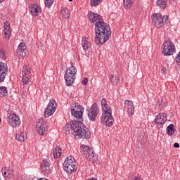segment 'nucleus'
Returning a JSON list of instances; mask_svg holds the SVG:
<instances>
[{
	"label": "nucleus",
	"instance_id": "nucleus-1",
	"mask_svg": "<svg viewBox=\"0 0 180 180\" xmlns=\"http://www.w3.org/2000/svg\"><path fill=\"white\" fill-rule=\"evenodd\" d=\"M88 19L90 23L95 25V41L96 44L106 43L112 36V30L109 25L103 22L101 15L92 11L88 13Z\"/></svg>",
	"mask_w": 180,
	"mask_h": 180
},
{
	"label": "nucleus",
	"instance_id": "nucleus-2",
	"mask_svg": "<svg viewBox=\"0 0 180 180\" xmlns=\"http://www.w3.org/2000/svg\"><path fill=\"white\" fill-rule=\"evenodd\" d=\"M65 134H72V136L79 137V139H90L91 131L86 127L82 126V121H72L70 124H66L64 127Z\"/></svg>",
	"mask_w": 180,
	"mask_h": 180
},
{
	"label": "nucleus",
	"instance_id": "nucleus-3",
	"mask_svg": "<svg viewBox=\"0 0 180 180\" xmlns=\"http://www.w3.org/2000/svg\"><path fill=\"white\" fill-rule=\"evenodd\" d=\"M101 106L103 114L101 118L102 124H104L107 127H110V126H113V122L115 120L112 116V108L110 106L108 105V101L105 98H102Z\"/></svg>",
	"mask_w": 180,
	"mask_h": 180
},
{
	"label": "nucleus",
	"instance_id": "nucleus-4",
	"mask_svg": "<svg viewBox=\"0 0 180 180\" xmlns=\"http://www.w3.org/2000/svg\"><path fill=\"white\" fill-rule=\"evenodd\" d=\"M80 151L86 160L91 162H98V155L94 153V149L88 146L82 145L80 146Z\"/></svg>",
	"mask_w": 180,
	"mask_h": 180
},
{
	"label": "nucleus",
	"instance_id": "nucleus-5",
	"mask_svg": "<svg viewBox=\"0 0 180 180\" xmlns=\"http://www.w3.org/2000/svg\"><path fill=\"white\" fill-rule=\"evenodd\" d=\"M77 68L75 66L69 67L65 72V81L68 86H71L75 81Z\"/></svg>",
	"mask_w": 180,
	"mask_h": 180
},
{
	"label": "nucleus",
	"instance_id": "nucleus-6",
	"mask_svg": "<svg viewBox=\"0 0 180 180\" xmlns=\"http://www.w3.org/2000/svg\"><path fill=\"white\" fill-rule=\"evenodd\" d=\"M162 53L166 57L175 53V45L171 40H166L162 45Z\"/></svg>",
	"mask_w": 180,
	"mask_h": 180
},
{
	"label": "nucleus",
	"instance_id": "nucleus-7",
	"mask_svg": "<svg viewBox=\"0 0 180 180\" xmlns=\"http://www.w3.org/2000/svg\"><path fill=\"white\" fill-rule=\"evenodd\" d=\"M151 18H152L153 23L154 24L155 27H158V28L162 27V26H164V20H165V22L168 20V16L167 15L162 16V15H161V13H160L153 14Z\"/></svg>",
	"mask_w": 180,
	"mask_h": 180
},
{
	"label": "nucleus",
	"instance_id": "nucleus-8",
	"mask_svg": "<svg viewBox=\"0 0 180 180\" xmlns=\"http://www.w3.org/2000/svg\"><path fill=\"white\" fill-rule=\"evenodd\" d=\"M49 123L43 118H39L36 125V130L40 136H44L47 133Z\"/></svg>",
	"mask_w": 180,
	"mask_h": 180
},
{
	"label": "nucleus",
	"instance_id": "nucleus-9",
	"mask_svg": "<svg viewBox=\"0 0 180 180\" xmlns=\"http://www.w3.org/2000/svg\"><path fill=\"white\" fill-rule=\"evenodd\" d=\"M98 115H99V107H98L96 103H94L89 110L88 117L91 122H95V119H96Z\"/></svg>",
	"mask_w": 180,
	"mask_h": 180
},
{
	"label": "nucleus",
	"instance_id": "nucleus-10",
	"mask_svg": "<svg viewBox=\"0 0 180 180\" xmlns=\"http://www.w3.org/2000/svg\"><path fill=\"white\" fill-rule=\"evenodd\" d=\"M8 123L12 127H18L20 126V119L15 114H8L7 115Z\"/></svg>",
	"mask_w": 180,
	"mask_h": 180
},
{
	"label": "nucleus",
	"instance_id": "nucleus-11",
	"mask_svg": "<svg viewBox=\"0 0 180 180\" xmlns=\"http://www.w3.org/2000/svg\"><path fill=\"white\" fill-rule=\"evenodd\" d=\"M8 74V65L4 62H0V83L5 81Z\"/></svg>",
	"mask_w": 180,
	"mask_h": 180
},
{
	"label": "nucleus",
	"instance_id": "nucleus-12",
	"mask_svg": "<svg viewBox=\"0 0 180 180\" xmlns=\"http://www.w3.org/2000/svg\"><path fill=\"white\" fill-rule=\"evenodd\" d=\"M41 169L44 175H50L51 169L50 168V162L49 160H43L41 163Z\"/></svg>",
	"mask_w": 180,
	"mask_h": 180
},
{
	"label": "nucleus",
	"instance_id": "nucleus-13",
	"mask_svg": "<svg viewBox=\"0 0 180 180\" xmlns=\"http://www.w3.org/2000/svg\"><path fill=\"white\" fill-rule=\"evenodd\" d=\"M17 54L19 57H26V56L29 54V51L26 49V44H25V43L22 42L19 44L17 49Z\"/></svg>",
	"mask_w": 180,
	"mask_h": 180
},
{
	"label": "nucleus",
	"instance_id": "nucleus-14",
	"mask_svg": "<svg viewBox=\"0 0 180 180\" xmlns=\"http://www.w3.org/2000/svg\"><path fill=\"white\" fill-rule=\"evenodd\" d=\"M124 105V108L127 111L128 115L133 116L134 115V104H133V101L126 100Z\"/></svg>",
	"mask_w": 180,
	"mask_h": 180
},
{
	"label": "nucleus",
	"instance_id": "nucleus-15",
	"mask_svg": "<svg viewBox=\"0 0 180 180\" xmlns=\"http://www.w3.org/2000/svg\"><path fill=\"white\" fill-rule=\"evenodd\" d=\"M165 122H167V114L160 113L155 119V122L158 126H161V124H164Z\"/></svg>",
	"mask_w": 180,
	"mask_h": 180
},
{
	"label": "nucleus",
	"instance_id": "nucleus-16",
	"mask_svg": "<svg viewBox=\"0 0 180 180\" xmlns=\"http://www.w3.org/2000/svg\"><path fill=\"white\" fill-rule=\"evenodd\" d=\"M64 170L66 171L68 174H72L75 169H77V162H73L72 165H68L66 163L63 165Z\"/></svg>",
	"mask_w": 180,
	"mask_h": 180
},
{
	"label": "nucleus",
	"instance_id": "nucleus-17",
	"mask_svg": "<svg viewBox=\"0 0 180 180\" xmlns=\"http://www.w3.org/2000/svg\"><path fill=\"white\" fill-rule=\"evenodd\" d=\"M30 11L33 16H39V13L41 12L40 7L36 4L30 7Z\"/></svg>",
	"mask_w": 180,
	"mask_h": 180
},
{
	"label": "nucleus",
	"instance_id": "nucleus-18",
	"mask_svg": "<svg viewBox=\"0 0 180 180\" xmlns=\"http://www.w3.org/2000/svg\"><path fill=\"white\" fill-rule=\"evenodd\" d=\"M4 34L6 39H9L11 37V24L9 22H6L4 23Z\"/></svg>",
	"mask_w": 180,
	"mask_h": 180
},
{
	"label": "nucleus",
	"instance_id": "nucleus-19",
	"mask_svg": "<svg viewBox=\"0 0 180 180\" xmlns=\"http://www.w3.org/2000/svg\"><path fill=\"white\" fill-rule=\"evenodd\" d=\"M71 113H77V112L84 111V107L78 105V103L73 104L70 108Z\"/></svg>",
	"mask_w": 180,
	"mask_h": 180
},
{
	"label": "nucleus",
	"instance_id": "nucleus-20",
	"mask_svg": "<svg viewBox=\"0 0 180 180\" xmlns=\"http://www.w3.org/2000/svg\"><path fill=\"white\" fill-rule=\"evenodd\" d=\"M13 172H12L11 170H9V169L4 167L2 169V174L4 176V178H13V174H12Z\"/></svg>",
	"mask_w": 180,
	"mask_h": 180
},
{
	"label": "nucleus",
	"instance_id": "nucleus-21",
	"mask_svg": "<svg viewBox=\"0 0 180 180\" xmlns=\"http://www.w3.org/2000/svg\"><path fill=\"white\" fill-rule=\"evenodd\" d=\"M62 151L63 150L61 149V148L58 146L54 148L53 151V158H58L59 157H60Z\"/></svg>",
	"mask_w": 180,
	"mask_h": 180
},
{
	"label": "nucleus",
	"instance_id": "nucleus-22",
	"mask_svg": "<svg viewBox=\"0 0 180 180\" xmlns=\"http://www.w3.org/2000/svg\"><path fill=\"white\" fill-rule=\"evenodd\" d=\"M15 139L16 140L22 143L25 141V139H26V134L20 131L16 134Z\"/></svg>",
	"mask_w": 180,
	"mask_h": 180
},
{
	"label": "nucleus",
	"instance_id": "nucleus-23",
	"mask_svg": "<svg viewBox=\"0 0 180 180\" xmlns=\"http://www.w3.org/2000/svg\"><path fill=\"white\" fill-rule=\"evenodd\" d=\"M32 74V69L27 65H25L22 68V75L30 77V75Z\"/></svg>",
	"mask_w": 180,
	"mask_h": 180
},
{
	"label": "nucleus",
	"instance_id": "nucleus-24",
	"mask_svg": "<svg viewBox=\"0 0 180 180\" xmlns=\"http://www.w3.org/2000/svg\"><path fill=\"white\" fill-rule=\"evenodd\" d=\"M74 162H76L75 158L72 156H68L65 158L63 165H65L66 164H68V165H72Z\"/></svg>",
	"mask_w": 180,
	"mask_h": 180
},
{
	"label": "nucleus",
	"instance_id": "nucleus-25",
	"mask_svg": "<svg viewBox=\"0 0 180 180\" xmlns=\"http://www.w3.org/2000/svg\"><path fill=\"white\" fill-rule=\"evenodd\" d=\"M61 15L64 19H67L68 18H70V10L67 8H63L60 10Z\"/></svg>",
	"mask_w": 180,
	"mask_h": 180
},
{
	"label": "nucleus",
	"instance_id": "nucleus-26",
	"mask_svg": "<svg viewBox=\"0 0 180 180\" xmlns=\"http://www.w3.org/2000/svg\"><path fill=\"white\" fill-rule=\"evenodd\" d=\"M54 112H56V110L53 108H49V107H47L44 112V117H49V116H51Z\"/></svg>",
	"mask_w": 180,
	"mask_h": 180
},
{
	"label": "nucleus",
	"instance_id": "nucleus-27",
	"mask_svg": "<svg viewBox=\"0 0 180 180\" xmlns=\"http://www.w3.org/2000/svg\"><path fill=\"white\" fill-rule=\"evenodd\" d=\"M110 81L112 85H117L120 82V79L117 75H112V77L110 78Z\"/></svg>",
	"mask_w": 180,
	"mask_h": 180
},
{
	"label": "nucleus",
	"instance_id": "nucleus-28",
	"mask_svg": "<svg viewBox=\"0 0 180 180\" xmlns=\"http://www.w3.org/2000/svg\"><path fill=\"white\" fill-rule=\"evenodd\" d=\"M156 4L158 6L162 9H165V8H167V2L165 0H157Z\"/></svg>",
	"mask_w": 180,
	"mask_h": 180
},
{
	"label": "nucleus",
	"instance_id": "nucleus-29",
	"mask_svg": "<svg viewBox=\"0 0 180 180\" xmlns=\"http://www.w3.org/2000/svg\"><path fill=\"white\" fill-rule=\"evenodd\" d=\"M8 95V89L6 86H0V96H6Z\"/></svg>",
	"mask_w": 180,
	"mask_h": 180
},
{
	"label": "nucleus",
	"instance_id": "nucleus-30",
	"mask_svg": "<svg viewBox=\"0 0 180 180\" xmlns=\"http://www.w3.org/2000/svg\"><path fill=\"white\" fill-rule=\"evenodd\" d=\"M167 133L169 136H172L175 133V129H174V124H169L167 128Z\"/></svg>",
	"mask_w": 180,
	"mask_h": 180
},
{
	"label": "nucleus",
	"instance_id": "nucleus-31",
	"mask_svg": "<svg viewBox=\"0 0 180 180\" xmlns=\"http://www.w3.org/2000/svg\"><path fill=\"white\" fill-rule=\"evenodd\" d=\"M57 108V103L54 100H51L48 105V109H53L56 110Z\"/></svg>",
	"mask_w": 180,
	"mask_h": 180
},
{
	"label": "nucleus",
	"instance_id": "nucleus-32",
	"mask_svg": "<svg viewBox=\"0 0 180 180\" xmlns=\"http://www.w3.org/2000/svg\"><path fill=\"white\" fill-rule=\"evenodd\" d=\"M133 6V1L131 0H124V6L127 8V9H130Z\"/></svg>",
	"mask_w": 180,
	"mask_h": 180
},
{
	"label": "nucleus",
	"instance_id": "nucleus-33",
	"mask_svg": "<svg viewBox=\"0 0 180 180\" xmlns=\"http://www.w3.org/2000/svg\"><path fill=\"white\" fill-rule=\"evenodd\" d=\"M82 46L84 50H88L91 44H89V42L88 41V40L85 39L82 41Z\"/></svg>",
	"mask_w": 180,
	"mask_h": 180
},
{
	"label": "nucleus",
	"instance_id": "nucleus-34",
	"mask_svg": "<svg viewBox=\"0 0 180 180\" xmlns=\"http://www.w3.org/2000/svg\"><path fill=\"white\" fill-rule=\"evenodd\" d=\"M30 76H25L22 75V84H25V85H29L30 82Z\"/></svg>",
	"mask_w": 180,
	"mask_h": 180
},
{
	"label": "nucleus",
	"instance_id": "nucleus-35",
	"mask_svg": "<svg viewBox=\"0 0 180 180\" xmlns=\"http://www.w3.org/2000/svg\"><path fill=\"white\" fill-rule=\"evenodd\" d=\"M76 119H82V115H84V111H79L75 113H71Z\"/></svg>",
	"mask_w": 180,
	"mask_h": 180
},
{
	"label": "nucleus",
	"instance_id": "nucleus-36",
	"mask_svg": "<svg viewBox=\"0 0 180 180\" xmlns=\"http://www.w3.org/2000/svg\"><path fill=\"white\" fill-rule=\"evenodd\" d=\"M102 2V0H91V6H98L99 4Z\"/></svg>",
	"mask_w": 180,
	"mask_h": 180
},
{
	"label": "nucleus",
	"instance_id": "nucleus-37",
	"mask_svg": "<svg viewBox=\"0 0 180 180\" xmlns=\"http://www.w3.org/2000/svg\"><path fill=\"white\" fill-rule=\"evenodd\" d=\"M54 3V0H44L45 6L51 8V5Z\"/></svg>",
	"mask_w": 180,
	"mask_h": 180
},
{
	"label": "nucleus",
	"instance_id": "nucleus-38",
	"mask_svg": "<svg viewBox=\"0 0 180 180\" xmlns=\"http://www.w3.org/2000/svg\"><path fill=\"white\" fill-rule=\"evenodd\" d=\"M6 52L4 50L0 49V58H2V60L6 59Z\"/></svg>",
	"mask_w": 180,
	"mask_h": 180
},
{
	"label": "nucleus",
	"instance_id": "nucleus-39",
	"mask_svg": "<svg viewBox=\"0 0 180 180\" xmlns=\"http://www.w3.org/2000/svg\"><path fill=\"white\" fill-rule=\"evenodd\" d=\"M175 60L176 61V63H180V52L177 54Z\"/></svg>",
	"mask_w": 180,
	"mask_h": 180
},
{
	"label": "nucleus",
	"instance_id": "nucleus-40",
	"mask_svg": "<svg viewBox=\"0 0 180 180\" xmlns=\"http://www.w3.org/2000/svg\"><path fill=\"white\" fill-rule=\"evenodd\" d=\"M82 82L83 85H86V84H88V78H84Z\"/></svg>",
	"mask_w": 180,
	"mask_h": 180
},
{
	"label": "nucleus",
	"instance_id": "nucleus-41",
	"mask_svg": "<svg viewBox=\"0 0 180 180\" xmlns=\"http://www.w3.org/2000/svg\"><path fill=\"white\" fill-rule=\"evenodd\" d=\"M174 148H179V143H175L174 144Z\"/></svg>",
	"mask_w": 180,
	"mask_h": 180
},
{
	"label": "nucleus",
	"instance_id": "nucleus-42",
	"mask_svg": "<svg viewBox=\"0 0 180 180\" xmlns=\"http://www.w3.org/2000/svg\"><path fill=\"white\" fill-rule=\"evenodd\" d=\"M132 180H143V179L140 176H135Z\"/></svg>",
	"mask_w": 180,
	"mask_h": 180
},
{
	"label": "nucleus",
	"instance_id": "nucleus-43",
	"mask_svg": "<svg viewBox=\"0 0 180 180\" xmlns=\"http://www.w3.org/2000/svg\"><path fill=\"white\" fill-rule=\"evenodd\" d=\"M162 74H165V72H167V68H163L162 69Z\"/></svg>",
	"mask_w": 180,
	"mask_h": 180
},
{
	"label": "nucleus",
	"instance_id": "nucleus-44",
	"mask_svg": "<svg viewBox=\"0 0 180 180\" xmlns=\"http://www.w3.org/2000/svg\"><path fill=\"white\" fill-rule=\"evenodd\" d=\"M1 2H4V0H0V4H1Z\"/></svg>",
	"mask_w": 180,
	"mask_h": 180
},
{
	"label": "nucleus",
	"instance_id": "nucleus-45",
	"mask_svg": "<svg viewBox=\"0 0 180 180\" xmlns=\"http://www.w3.org/2000/svg\"><path fill=\"white\" fill-rule=\"evenodd\" d=\"M73 0H69V2H72Z\"/></svg>",
	"mask_w": 180,
	"mask_h": 180
},
{
	"label": "nucleus",
	"instance_id": "nucleus-46",
	"mask_svg": "<svg viewBox=\"0 0 180 180\" xmlns=\"http://www.w3.org/2000/svg\"><path fill=\"white\" fill-rule=\"evenodd\" d=\"M0 123H1V118H0Z\"/></svg>",
	"mask_w": 180,
	"mask_h": 180
},
{
	"label": "nucleus",
	"instance_id": "nucleus-47",
	"mask_svg": "<svg viewBox=\"0 0 180 180\" xmlns=\"http://www.w3.org/2000/svg\"><path fill=\"white\" fill-rule=\"evenodd\" d=\"M165 2H167V0H165Z\"/></svg>",
	"mask_w": 180,
	"mask_h": 180
},
{
	"label": "nucleus",
	"instance_id": "nucleus-48",
	"mask_svg": "<svg viewBox=\"0 0 180 180\" xmlns=\"http://www.w3.org/2000/svg\"><path fill=\"white\" fill-rule=\"evenodd\" d=\"M102 1H103V0H101V2H102Z\"/></svg>",
	"mask_w": 180,
	"mask_h": 180
}]
</instances>
